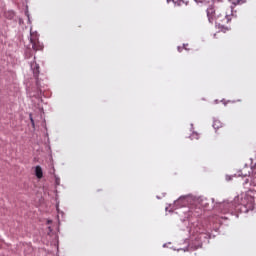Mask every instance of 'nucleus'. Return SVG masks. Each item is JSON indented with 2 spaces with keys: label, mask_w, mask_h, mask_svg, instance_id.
Wrapping results in <instances>:
<instances>
[{
  "label": "nucleus",
  "mask_w": 256,
  "mask_h": 256,
  "mask_svg": "<svg viewBox=\"0 0 256 256\" xmlns=\"http://www.w3.org/2000/svg\"><path fill=\"white\" fill-rule=\"evenodd\" d=\"M207 17L209 23H215L218 26V29L222 33H227L231 31V27L227 26L231 19H233V9L231 8H222L215 10V8L210 7L207 9Z\"/></svg>",
  "instance_id": "f257e3e1"
},
{
  "label": "nucleus",
  "mask_w": 256,
  "mask_h": 256,
  "mask_svg": "<svg viewBox=\"0 0 256 256\" xmlns=\"http://www.w3.org/2000/svg\"><path fill=\"white\" fill-rule=\"evenodd\" d=\"M255 195L256 192L251 189L248 192L241 194L240 205H242V207H245V213H248V211H253V209H255Z\"/></svg>",
  "instance_id": "f03ea898"
},
{
  "label": "nucleus",
  "mask_w": 256,
  "mask_h": 256,
  "mask_svg": "<svg viewBox=\"0 0 256 256\" xmlns=\"http://www.w3.org/2000/svg\"><path fill=\"white\" fill-rule=\"evenodd\" d=\"M30 43L32 44V49L34 51H43V43L39 42V35L35 33L30 34Z\"/></svg>",
  "instance_id": "7ed1b4c3"
},
{
  "label": "nucleus",
  "mask_w": 256,
  "mask_h": 256,
  "mask_svg": "<svg viewBox=\"0 0 256 256\" xmlns=\"http://www.w3.org/2000/svg\"><path fill=\"white\" fill-rule=\"evenodd\" d=\"M253 173V168L249 165H244L240 170H238L236 177H251Z\"/></svg>",
  "instance_id": "20e7f679"
},
{
  "label": "nucleus",
  "mask_w": 256,
  "mask_h": 256,
  "mask_svg": "<svg viewBox=\"0 0 256 256\" xmlns=\"http://www.w3.org/2000/svg\"><path fill=\"white\" fill-rule=\"evenodd\" d=\"M31 69L34 73V77H39V64H37V62L31 63Z\"/></svg>",
  "instance_id": "39448f33"
},
{
  "label": "nucleus",
  "mask_w": 256,
  "mask_h": 256,
  "mask_svg": "<svg viewBox=\"0 0 256 256\" xmlns=\"http://www.w3.org/2000/svg\"><path fill=\"white\" fill-rule=\"evenodd\" d=\"M35 175L37 179H43V168H41V166L35 167Z\"/></svg>",
  "instance_id": "423d86ee"
},
{
  "label": "nucleus",
  "mask_w": 256,
  "mask_h": 256,
  "mask_svg": "<svg viewBox=\"0 0 256 256\" xmlns=\"http://www.w3.org/2000/svg\"><path fill=\"white\" fill-rule=\"evenodd\" d=\"M213 128L217 131V130L223 128V123H221L219 120H214Z\"/></svg>",
  "instance_id": "0eeeda50"
},
{
  "label": "nucleus",
  "mask_w": 256,
  "mask_h": 256,
  "mask_svg": "<svg viewBox=\"0 0 256 256\" xmlns=\"http://www.w3.org/2000/svg\"><path fill=\"white\" fill-rule=\"evenodd\" d=\"M198 1L199 3H207L208 0H196Z\"/></svg>",
  "instance_id": "6e6552de"
},
{
  "label": "nucleus",
  "mask_w": 256,
  "mask_h": 256,
  "mask_svg": "<svg viewBox=\"0 0 256 256\" xmlns=\"http://www.w3.org/2000/svg\"><path fill=\"white\" fill-rule=\"evenodd\" d=\"M30 120H31L32 125L35 126V121L33 120L32 117H30Z\"/></svg>",
  "instance_id": "1a4fd4ad"
},
{
  "label": "nucleus",
  "mask_w": 256,
  "mask_h": 256,
  "mask_svg": "<svg viewBox=\"0 0 256 256\" xmlns=\"http://www.w3.org/2000/svg\"><path fill=\"white\" fill-rule=\"evenodd\" d=\"M178 51L181 52V47H178Z\"/></svg>",
  "instance_id": "9d476101"
},
{
  "label": "nucleus",
  "mask_w": 256,
  "mask_h": 256,
  "mask_svg": "<svg viewBox=\"0 0 256 256\" xmlns=\"http://www.w3.org/2000/svg\"><path fill=\"white\" fill-rule=\"evenodd\" d=\"M169 1H171V0H167V3H169Z\"/></svg>",
  "instance_id": "9b49d317"
}]
</instances>
